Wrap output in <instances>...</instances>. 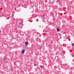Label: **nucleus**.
<instances>
[{
    "label": "nucleus",
    "mask_w": 74,
    "mask_h": 74,
    "mask_svg": "<svg viewBox=\"0 0 74 74\" xmlns=\"http://www.w3.org/2000/svg\"><path fill=\"white\" fill-rule=\"evenodd\" d=\"M57 31H58V32H60V29H59V28H57Z\"/></svg>",
    "instance_id": "nucleus-3"
},
{
    "label": "nucleus",
    "mask_w": 74,
    "mask_h": 74,
    "mask_svg": "<svg viewBox=\"0 0 74 74\" xmlns=\"http://www.w3.org/2000/svg\"><path fill=\"white\" fill-rule=\"evenodd\" d=\"M36 21H38V19H37Z\"/></svg>",
    "instance_id": "nucleus-8"
},
{
    "label": "nucleus",
    "mask_w": 74,
    "mask_h": 74,
    "mask_svg": "<svg viewBox=\"0 0 74 74\" xmlns=\"http://www.w3.org/2000/svg\"><path fill=\"white\" fill-rule=\"evenodd\" d=\"M71 45H72V46H73H73H74V43H72L71 44Z\"/></svg>",
    "instance_id": "nucleus-4"
},
{
    "label": "nucleus",
    "mask_w": 74,
    "mask_h": 74,
    "mask_svg": "<svg viewBox=\"0 0 74 74\" xmlns=\"http://www.w3.org/2000/svg\"><path fill=\"white\" fill-rule=\"evenodd\" d=\"M4 60H5V58L4 59Z\"/></svg>",
    "instance_id": "nucleus-12"
},
{
    "label": "nucleus",
    "mask_w": 74,
    "mask_h": 74,
    "mask_svg": "<svg viewBox=\"0 0 74 74\" xmlns=\"http://www.w3.org/2000/svg\"><path fill=\"white\" fill-rule=\"evenodd\" d=\"M40 67H41V68H43V66H40Z\"/></svg>",
    "instance_id": "nucleus-7"
},
{
    "label": "nucleus",
    "mask_w": 74,
    "mask_h": 74,
    "mask_svg": "<svg viewBox=\"0 0 74 74\" xmlns=\"http://www.w3.org/2000/svg\"><path fill=\"white\" fill-rule=\"evenodd\" d=\"M25 45H28V42H25Z\"/></svg>",
    "instance_id": "nucleus-2"
},
{
    "label": "nucleus",
    "mask_w": 74,
    "mask_h": 74,
    "mask_svg": "<svg viewBox=\"0 0 74 74\" xmlns=\"http://www.w3.org/2000/svg\"><path fill=\"white\" fill-rule=\"evenodd\" d=\"M43 21L44 22H45V21L44 20H43Z\"/></svg>",
    "instance_id": "nucleus-10"
},
{
    "label": "nucleus",
    "mask_w": 74,
    "mask_h": 74,
    "mask_svg": "<svg viewBox=\"0 0 74 74\" xmlns=\"http://www.w3.org/2000/svg\"><path fill=\"white\" fill-rule=\"evenodd\" d=\"M72 55V56L73 57H74V55Z\"/></svg>",
    "instance_id": "nucleus-11"
},
{
    "label": "nucleus",
    "mask_w": 74,
    "mask_h": 74,
    "mask_svg": "<svg viewBox=\"0 0 74 74\" xmlns=\"http://www.w3.org/2000/svg\"><path fill=\"white\" fill-rule=\"evenodd\" d=\"M34 66H37V64H34Z\"/></svg>",
    "instance_id": "nucleus-5"
},
{
    "label": "nucleus",
    "mask_w": 74,
    "mask_h": 74,
    "mask_svg": "<svg viewBox=\"0 0 74 74\" xmlns=\"http://www.w3.org/2000/svg\"><path fill=\"white\" fill-rule=\"evenodd\" d=\"M7 19H10V17H8L7 18Z\"/></svg>",
    "instance_id": "nucleus-6"
},
{
    "label": "nucleus",
    "mask_w": 74,
    "mask_h": 74,
    "mask_svg": "<svg viewBox=\"0 0 74 74\" xmlns=\"http://www.w3.org/2000/svg\"><path fill=\"white\" fill-rule=\"evenodd\" d=\"M25 49H23L22 51L21 52L22 53H23L24 52H25Z\"/></svg>",
    "instance_id": "nucleus-1"
},
{
    "label": "nucleus",
    "mask_w": 74,
    "mask_h": 74,
    "mask_svg": "<svg viewBox=\"0 0 74 74\" xmlns=\"http://www.w3.org/2000/svg\"><path fill=\"white\" fill-rule=\"evenodd\" d=\"M71 51H72L71 50L70 51V52H71Z\"/></svg>",
    "instance_id": "nucleus-9"
}]
</instances>
